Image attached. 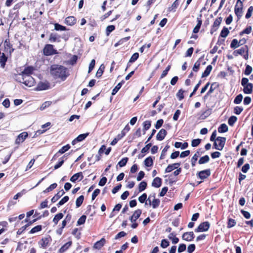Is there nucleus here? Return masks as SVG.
Instances as JSON below:
<instances>
[{"instance_id":"obj_1","label":"nucleus","mask_w":253,"mask_h":253,"mask_svg":"<svg viewBox=\"0 0 253 253\" xmlns=\"http://www.w3.org/2000/svg\"><path fill=\"white\" fill-rule=\"evenodd\" d=\"M50 73L55 79H60L65 81L69 76V73L66 67L59 65H52L50 67Z\"/></svg>"},{"instance_id":"obj_2","label":"nucleus","mask_w":253,"mask_h":253,"mask_svg":"<svg viewBox=\"0 0 253 253\" xmlns=\"http://www.w3.org/2000/svg\"><path fill=\"white\" fill-rule=\"evenodd\" d=\"M22 80H20V82H22L26 86L31 87L35 84V80L31 75H24L21 76Z\"/></svg>"},{"instance_id":"obj_3","label":"nucleus","mask_w":253,"mask_h":253,"mask_svg":"<svg viewBox=\"0 0 253 253\" xmlns=\"http://www.w3.org/2000/svg\"><path fill=\"white\" fill-rule=\"evenodd\" d=\"M226 141V138L222 137H218L214 141L215 148L218 150H222L224 147Z\"/></svg>"},{"instance_id":"obj_4","label":"nucleus","mask_w":253,"mask_h":253,"mask_svg":"<svg viewBox=\"0 0 253 253\" xmlns=\"http://www.w3.org/2000/svg\"><path fill=\"white\" fill-rule=\"evenodd\" d=\"M44 55L46 56L52 55L56 54L57 51L53 48L52 44H46L43 49Z\"/></svg>"},{"instance_id":"obj_5","label":"nucleus","mask_w":253,"mask_h":253,"mask_svg":"<svg viewBox=\"0 0 253 253\" xmlns=\"http://www.w3.org/2000/svg\"><path fill=\"white\" fill-rule=\"evenodd\" d=\"M243 3L240 0H238L235 7V13L238 18H240L242 15Z\"/></svg>"},{"instance_id":"obj_6","label":"nucleus","mask_w":253,"mask_h":253,"mask_svg":"<svg viewBox=\"0 0 253 253\" xmlns=\"http://www.w3.org/2000/svg\"><path fill=\"white\" fill-rule=\"evenodd\" d=\"M210 226V224L208 221L201 223L198 227L195 229L196 232H205L208 230Z\"/></svg>"},{"instance_id":"obj_7","label":"nucleus","mask_w":253,"mask_h":253,"mask_svg":"<svg viewBox=\"0 0 253 253\" xmlns=\"http://www.w3.org/2000/svg\"><path fill=\"white\" fill-rule=\"evenodd\" d=\"M222 18L221 17H218L215 20L213 24L211 29L210 32L211 34H213L217 30L218 27L222 22Z\"/></svg>"},{"instance_id":"obj_8","label":"nucleus","mask_w":253,"mask_h":253,"mask_svg":"<svg viewBox=\"0 0 253 253\" xmlns=\"http://www.w3.org/2000/svg\"><path fill=\"white\" fill-rule=\"evenodd\" d=\"M194 238V234L192 231L185 232L182 236V239L188 242L192 241Z\"/></svg>"},{"instance_id":"obj_9","label":"nucleus","mask_w":253,"mask_h":253,"mask_svg":"<svg viewBox=\"0 0 253 253\" xmlns=\"http://www.w3.org/2000/svg\"><path fill=\"white\" fill-rule=\"evenodd\" d=\"M199 178L204 180L208 178L211 175V170L210 169H207L199 171L197 174Z\"/></svg>"},{"instance_id":"obj_10","label":"nucleus","mask_w":253,"mask_h":253,"mask_svg":"<svg viewBox=\"0 0 253 253\" xmlns=\"http://www.w3.org/2000/svg\"><path fill=\"white\" fill-rule=\"evenodd\" d=\"M142 213V211L140 209L136 210L132 215L130 217V220L131 222H134L140 217Z\"/></svg>"},{"instance_id":"obj_11","label":"nucleus","mask_w":253,"mask_h":253,"mask_svg":"<svg viewBox=\"0 0 253 253\" xmlns=\"http://www.w3.org/2000/svg\"><path fill=\"white\" fill-rule=\"evenodd\" d=\"M28 136V133L26 132H23L21 133L16 139L15 143L16 144H20V143L23 142L26 138Z\"/></svg>"},{"instance_id":"obj_12","label":"nucleus","mask_w":253,"mask_h":253,"mask_svg":"<svg viewBox=\"0 0 253 253\" xmlns=\"http://www.w3.org/2000/svg\"><path fill=\"white\" fill-rule=\"evenodd\" d=\"M50 86L49 83L48 82H41L38 86L37 89L39 90H43L49 89Z\"/></svg>"},{"instance_id":"obj_13","label":"nucleus","mask_w":253,"mask_h":253,"mask_svg":"<svg viewBox=\"0 0 253 253\" xmlns=\"http://www.w3.org/2000/svg\"><path fill=\"white\" fill-rule=\"evenodd\" d=\"M248 47L247 45H245L241 48L236 50L234 51V55L235 56H237L238 54L242 55L245 52L248 53Z\"/></svg>"},{"instance_id":"obj_14","label":"nucleus","mask_w":253,"mask_h":253,"mask_svg":"<svg viewBox=\"0 0 253 253\" xmlns=\"http://www.w3.org/2000/svg\"><path fill=\"white\" fill-rule=\"evenodd\" d=\"M180 165V163H174L171 165H169L165 169V172H170L173 169H177L179 166Z\"/></svg>"},{"instance_id":"obj_15","label":"nucleus","mask_w":253,"mask_h":253,"mask_svg":"<svg viewBox=\"0 0 253 253\" xmlns=\"http://www.w3.org/2000/svg\"><path fill=\"white\" fill-rule=\"evenodd\" d=\"M89 134V133H83L79 135L72 141V144L74 145L76 142H81L84 140Z\"/></svg>"},{"instance_id":"obj_16","label":"nucleus","mask_w":253,"mask_h":253,"mask_svg":"<svg viewBox=\"0 0 253 253\" xmlns=\"http://www.w3.org/2000/svg\"><path fill=\"white\" fill-rule=\"evenodd\" d=\"M106 240L104 238H102L100 241L96 242L93 248L95 249H100L105 244Z\"/></svg>"},{"instance_id":"obj_17","label":"nucleus","mask_w":253,"mask_h":253,"mask_svg":"<svg viewBox=\"0 0 253 253\" xmlns=\"http://www.w3.org/2000/svg\"><path fill=\"white\" fill-rule=\"evenodd\" d=\"M243 91L245 94H251L253 92V85L252 83L243 86Z\"/></svg>"},{"instance_id":"obj_18","label":"nucleus","mask_w":253,"mask_h":253,"mask_svg":"<svg viewBox=\"0 0 253 253\" xmlns=\"http://www.w3.org/2000/svg\"><path fill=\"white\" fill-rule=\"evenodd\" d=\"M201 15H200L199 17L197 18V24L196 26L194 27L193 30V32L194 33H197L199 32L200 28L201 26L202 21L201 19Z\"/></svg>"},{"instance_id":"obj_19","label":"nucleus","mask_w":253,"mask_h":253,"mask_svg":"<svg viewBox=\"0 0 253 253\" xmlns=\"http://www.w3.org/2000/svg\"><path fill=\"white\" fill-rule=\"evenodd\" d=\"M76 22V19L74 16H68L65 19V23L70 26L74 25Z\"/></svg>"},{"instance_id":"obj_20","label":"nucleus","mask_w":253,"mask_h":253,"mask_svg":"<svg viewBox=\"0 0 253 253\" xmlns=\"http://www.w3.org/2000/svg\"><path fill=\"white\" fill-rule=\"evenodd\" d=\"M167 134V131L164 129H161L157 135V139L159 141L163 140Z\"/></svg>"},{"instance_id":"obj_21","label":"nucleus","mask_w":253,"mask_h":253,"mask_svg":"<svg viewBox=\"0 0 253 253\" xmlns=\"http://www.w3.org/2000/svg\"><path fill=\"white\" fill-rule=\"evenodd\" d=\"M162 179L159 177L155 178L152 183V186L156 188H159L161 186Z\"/></svg>"},{"instance_id":"obj_22","label":"nucleus","mask_w":253,"mask_h":253,"mask_svg":"<svg viewBox=\"0 0 253 253\" xmlns=\"http://www.w3.org/2000/svg\"><path fill=\"white\" fill-rule=\"evenodd\" d=\"M81 178L80 180H81L83 178V175L82 172L77 173L74 174L70 178V181L72 182H75L80 177Z\"/></svg>"},{"instance_id":"obj_23","label":"nucleus","mask_w":253,"mask_h":253,"mask_svg":"<svg viewBox=\"0 0 253 253\" xmlns=\"http://www.w3.org/2000/svg\"><path fill=\"white\" fill-rule=\"evenodd\" d=\"M65 194L63 190L59 191L51 200L52 203L56 202L61 197Z\"/></svg>"},{"instance_id":"obj_24","label":"nucleus","mask_w":253,"mask_h":253,"mask_svg":"<svg viewBox=\"0 0 253 253\" xmlns=\"http://www.w3.org/2000/svg\"><path fill=\"white\" fill-rule=\"evenodd\" d=\"M72 241H69L66 244H65L59 250V253H63L66 251H67L69 247L72 245Z\"/></svg>"},{"instance_id":"obj_25","label":"nucleus","mask_w":253,"mask_h":253,"mask_svg":"<svg viewBox=\"0 0 253 253\" xmlns=\"http://www.w3.org/2000/svg\"><path fill=\"white\" fill-rule=\"evenodd\" d=\"M200 153L199 150L197 151L195 154L194 155L191 159V165L192 167H194L196 165V161H197L199 157L200 156Z\"/></svg>"},{"instance_id":"obj_26","label":"nucleus","mask_w":253,"mask_h":253,"mask_svg":"<svg viewBox=\"0 0 253 253\" xmlns=\"http://www.w3.org/2000/svg\"><path fill=\"white\" fill-rule=\"evenodd\" d=\"M34 68L32 67H27V68H25L24 71L22 72L21 76L28 75H30L32 74Z\"/></svg>"},{"instance_id":"obj_27","label":"nucleus","mask_w":253,"mask_h":253,"mask_svg":"<svg viewBox=\"0 0 253 253\" xmlns=\"http://www.w3.org/2000/svg\"><path fill=\"white\" fill-rule=\"evenodd\" d=\"M212 69V66L211 65H208L205 71L203 73V74L202 75V78H204V77H206L210 75Z\"/></svg>"},{"instance_id":"obj_28","label":"nucleus","mask_w":253,"mask_h":253,"mask_svg":"<svg viewBox=\"0 0 253 253\" xmlns=\"http://www.w3.org/2000/svg\"><path fill=\"white\" fill-rule=\"evenodd\" d=\"M64 216V215L62 213H58L55 216L53 219V222H54L55 225H57L58 221L61 219Z\"/></svg>"},{"instance_id":"obj_29","label":"nucleus","mask_w":253,"mask_h":253,"mask_svg":"<svg viewBox=\"0 0 253 253\" xmlns=\"http://www.w3.org/2000/svg\"><path fill=\"white\" fill-rule=\"evenodd\" d=\"M153 199L152 201V206L153 209H156L158 208L160 205V201L159 199H156L155 195H153Z\"/></svg>"},{"instance_id":"obj_30","label":"nucleus","mask_w":253,"mask_h":253,"mask_svg":"<svg viewBox=\"0 0 253 253\" xmlns=\"http://www.w3.org/2000/svg\"><path fill=\"white\" fill-rule=\"evenodd\" d=\"M129 130V127H124V129L122 131L121 133L118 134L116 136L117 138L119 140L122 139Z\"/></svg>"},{"instance_id":"obj_31","label":"nucleus","mask_w":253,"mask_h":253,"mask_svg":"<svg viewBox=\"0 0 253 253\" xmlns=\"http://www.w3.org/2000/svg\"><path fill=\"white\" fill-rule=\"evenodd\" d=\"M125 83L124 81H122L121 82L119 83L113 89L112 92V95H114L116 94V93L118 91V90L121 88L123 84Z\"/></svg>"},{"instance_id":"obj_32","label":"nucleus","mask_w":253,"mask_h":253,"mask_svg":"<svg viewBox=\"0 0 253 253\" xmlns=\"http://www.w3.org/2000/svg\"><path fill=\"white\" fill-rule=\"evenodd\" d=\"M210 161V158L208 155H205L202 157H201L198 162V163L200 165L204 164L209 162Z\"/></svg>"},{"instance_id":"obj_33","label":"nucleus","mask_w":253,"mask_h":253,"mask_svg":"<svg viewBox=\"0 0 253 253\" xmlns=\"http://www.w3.org/2000/svg\"><path fill=\"white\" fill-rule=\"evenodd\" d=\"M144 165L146 167H151L153 164V161L152 158L151 157H149L147 158L144 160Z\"/></svg>"},{"instance_id":"obj_34","label":"nucleus","mask_w":253,"mask_h":253,"mask_svg":"<svg viewBox=\"0 0 253 253\" xmlns=\"http://www.w3.org/2000/svg\"><path fill=\"white\" fill-rule=\"evenodd\" d=\"M41 248H45L48 244V240L47 238L42 239L39 242Z\"/></svg>"},{"instance_id":"obj_35","label":"nucleus","mask_w":253,"mask_h":253,"mask_svg":"<svg viewBox=\"0 0 253 253\" xmlns=\"http://www.w3.org/2000/svg\"><path fill=\"white\" fill-rule=\"evenodd\" d=\"M229 31L227 28L224 27L222 31H221L220 36L223 38H226L229 34Z\"/></svg>"},{"instance_id":"obj_36","label":"nucleus","mask_w":253,"mask_h":253,"mask_svg":"<svg viewBox=\"0 0 253 253\" xmlns=\"http://www.w3.org/2000/svg\"><path fill=\"white\" fill-rule=\"evenodd\" d=\"M84 197L83 195L80 196L79 197H78L76 201V205L77 208L80 207L82 205V204L84 201Z\"/></svg>"},{"instance_id":"obj_37","label":"nucleus","mask_w":253,"mask_h":253,"mask_svg":"<svg viewBox=\"0 0 253 253\" xmlns=\"http://www.w3.org/2000/svg\"><path fill=\"white\" fill-rule=\"evenodd\" d=\"M59 38V37L57 34L51 33L50 35L49 40L51 42H55L56 41H58Z\"/></svg>"},{"instance_id":"obj_38","label":"nucleus","mask_w":253,"mask_h":253,"mask_svg":"<svg viewBox=\"0 0 253 253\" xmlns=\"http://www.w3.org/2000/svg\"><path fill=\"white\" fill-rule=\"evenodd\" d=\"M70 148V146L69 144H67L63 147H62L58 152V153L56 154L57 155L58 153L59 154H63L66 151H67Z\"/></svg>"},{"instance_id":"obj_39","label":"nucleus","mask_w":253,"mask_h":253,"mask_svg":"<svg viewBox=\"0 0 253 253\" xmlns=\"http://www.w3.org/2000/svg\"><path fill=\"white\" fill-rule=\"evenodd\" d=\"M42 229V226L41 225H37L33 228L30 231V234H34L40 231Z\"/></svg>"},{"instance_id":"obj_40","label":"nucleus","mask_w":253,"mask_h":253,"mask_svg":"<svg viewBox=\"0 0 253 253\" xmlns=\"http://www.w3.org/2000/svg\"><path fill=\"white\" fill-rule=\"evenodd\" d=\"M7 61V57L4 55V53L0 56V64L1 67L4 68L5 65V62Z\"/></svg>"},{"instance_id":"obj_41","label":"nucleus","mask_w":253,"mask_h":253,"mask_svg":"<svg viewBox=\"0 0 253 253\" xmlns=\"http://www.w3.org/2000/svg\"><path fill=\"white\" fill-rule=\"evenodd\" d=\"M238 41L237 39H233L231 43L230 47L232 48L235 49L239 46Z\"/></svg>"},{"instance_id":"obj_42","label":"nucleus","mask_w":253,"mask_h":253,"mask_svg":"<svg viewBox=\"0 0 253 253\" xmlns=\"http://www.w3.org/2000/svg\"><path fill=\"white\" fill-rule=\"evenodd\" d=\"M115 29V27L114 25H109L106 27V34L107 36H109L110 34Z\"/></svg>"},{"instance_id":"obj_43","label":"nucleus","mask_w":253,"mask_h":253,"mask_svg":"<svg viewBox=\"0 0 253 253\" xmlns=\"http://www.w3.org/2000/svg\"><path fill=\"white\" fill-rule=\"evenodd\" d=\"M147 187V183L145 181H142L139 184V191H144Z\"/></svg>"},{"instance_id":"obj_44","label":"nucleus","mask_w":253,"mask_h":253,"mask_svg":"<svg viewBox=\"0 0 253 253\" xmlns=\"http://www.w3.org/2000/svg\"><path fill=\"white\" fill-rule=\"evenodd\" d=\"M69 197L67 196L64 197L57 204V206L59 207L60 206L63 205L69 200Z\"/></svg>"},{"instance_id":"obj_45","label":"nucleus","mask_w":253,"mask_h":253,"mask_svg":"<svg viewBox=\"0 0 253 253\" xmlns=\"http://www.w3.org/2000/svg\"><path fill=\"white\" fill-rule=\"evenodd\" d=\"M54 29L56 31H65L66 30V28L65 26L60 25L58 23L54 24Z\"/></svg>"},{"instance_id":"obj_46","label":"nucleus","mask_w":253,"mask_h":253,"mask_svg":"<svg viewBox=\"0 0 253 253\" xmlns=\"http://www.w3.org/2000/svg\"><path fill=\"white\" fill-rule=\"evenodd\" d=\"M179 5L178 0H175L174 2L172 3L171 6L169 8V11H175L176 8Z\"/></svg>"},{"instance_id":"obj_47","label":"nucleus","mask_w":253,"mask_h":253,"mask_svg":"<svg viewBox=\"0 0 253 253\" xmlns=\"http://www.w3.org/2000/svg\"><path fill=\"white\" fill-rule=\"evenodd\" d=\"M243 99V96L241 94L238 95L234 100V103L236 104H240Z\"/></svg>"},{"instance_id":"obj_48","label":"nucleus","mask_w":253,"mask_h":253,"mask_svg":"<svg viewBox=\"0 0 253 253\" xmlns=\"http://www.w3.org/2000/svg\"><path fill=\"white\" fill-rule=\"evenodd\" d=\"M200 65H201V62L199 60H198L194 64V66L192 69V70L194 72H197L199 70Z\"/></svg>"},{"instance_id":"obj_49","label":"nucleus","mask_w":253,"mask_h":253,"mask_svg":"<svg viewBox=\"0 0 253 253\" xmlns=\"http://www.w3.org/2000/svg\"><path fill=\"white\" fill-rule=\"evenodd\" d=\"M252 29V28L251 26H248L240 33V35L242 36L243 34H249L250 33H251Z\"/></svg>"},{"instance_id":"obj_50","label":"nucleus","mask_w":253,"mask_h":253,"mask_svg":"<svg viewBox=\"0 0 253 253\" xmlns=\"http://www.w3.org/2000/svg\"><path fill=\"white\" fill-rule=\"evenodd\" d=\"M86 217L84 215H83L78 220L77 224L78 225H81L84 223Z\"/></svg>"},{"instance_id":"obj_51","label":"nucleus","mask_w":253,"mask_h":253,"mask_svg":"<svg viewBox=\"0 0 253 253\" xmlns=\"http://www.w3.org/2000/svg\"><path fill=\"white\" fill-rule=\"evenodd\" d=\"M237 118L234 116H232L228 119V124L230 126H233L234 124L236 122Z\"/></svg>"},{"instance_id":"obj_52","label":"nucleus","mask_w":253,"mask_h":253,"mask_svg":"<svg viewBox=\"0 0 253 253\" xmlns=\"http://www.w3.org/2000/svg\"><path fill=\"white\" fill-rule=\"evenodd\" d=\"M128 161V158H124L122 159L119 163L118 165L120 167H124L126 165L127 162Z\"/></svg>"},{"instance_id":"obj_53","label":"nucleus","mask_w":253,"mask_h":253,"mask_svg":"<svg viewBox=\"0 0 253 253\" xmlns=\"http://www.w3.org/2000/svg\"><path fill=\"white\" fill-rule=\"evenodd\" d=\"M253 11V6H251L248 8L247 12L245 16V17L247 19H248L251 17Z\"/></svg>"},{"instance_id":"obj_54","label":"nucleus","mask_w":253,"mask_h":253,"mask_svg":"<svg viewBox=\"0 0 253 253\" xmlns=\"http://www.w3.org/2000/svg\"><path fill=\"white\" fill-rule=\"evenodd\" d=\"M201 140L200 139H195L192 140L191 142V145L192 147H197L201 143Z\"/></svg>"},{"instance_id":"obj_55","label":"nucleus","mask_w":253,"mask_h":253,"mask_svg":"<svg viewBox=\"0 0 253 253\" xmlns=\"http://www.w3.org/2000/svg\"><path fill=\"white\" fill-rule=\"evenodd\" d=\"M169 245V242L166 239H163L161 241V246L163 248H166L168 247Z\"/></svg>"},{"instance_id":"obj_56","label":"nucleus","mask_w":253,"mask_h":253,"mask_svg":"<svg viewBox=\"0 0 253 253\" xmlns=\"http://www.w3.org/2000/svg\"><path fill=\"white\" fill-rule=\"evenodd\" d=\"M147 195L146 193H143L138 198V201L141 203H143L147 200Z\"/></svg>"},{"instance_id":"obj_57","label":"nucleus","mask_w":253,"mask_h":253,"mask_svg":"<svg viewBox=\"0 0 253 253\" xmlns=\"http://www.w3.org/2000/svg\"><path fill=\"white\" fill-rule=\"evenodd\" d=\"M252 67L251 66L247 65L246 66L244 73L246 75L248 76L249 75L252 73Z\"/></svg>"},{"instance_id":"obj_58","label":"nucleus","mask_w":253,"mask_h":253,"mask_svg":"<svg viewBox=\"0 0 253 253\" xmlns=\"http://www.w3.org/2000/svg\"><path fill=\"white\" fill-rule=\"evenodd\" d=\"M186 249V245L184 244H180L178 248L177 251L178 253H182L185 251Z\"/></svg>"},{"instance_id":"obj_59","label":"nucleus","mask_w":253,"mask_h":253,"mask_svg":"<svg viewBox=\"0 0 253 253\" xmlns=\"http://www.w3.org/2000/svg\"><path fill=\"white\" fill-rule=\"evenodd\" d=\"M184 90L182 89H180L178 90V92L176 94V96L178 98L179 100H181L184 98L183 95Z\"/></svg>"},{"instance_id":"obj_60","label":"nucleus","mask_w":253,"mask_h":253,"mask_svg":"<svg viewBox=\"0 0 253 253\" xmlns=\"http://www.w3.org/2000/svg\"><path fill=\"white\" fill-rule=\"evenodd\" d=\"M236 224V221L235 220L230 218L228 220V224H227V227L228 228H231L233 226H234Z\"/></svg>"},{"instance_id":"obj_61","label":"nucleus","mask_w":253,"mask_h":253,"mask_svg":"<svg viewBox=\"0 0 253 253\" xmlns=\"http://www.w3.org/2000/svg\"><path fill=\"white\" fill-rule=\"evenodd\" d=\"M104 69V67H102V65H101L100 67V68H99V69L98 70V71L96 74V77L99 78L102 75Z\"/></svg>"},{"instance_id":"obj_62","label":"nucleus","mask_w":253,"mask_h":253,"mask_svg":"<svg viewBox=\"0 0 253 253\" xmlns=\"http://www.w3.org/2000/svg\"><path fill=\"white\" fill-rule=\"evenodd\" d=\"M243 108L242 107L236 106L234 108V113L237 115H239L242 112Z\"/></svg>"},{"instance_id":"obj_63","label":"nucleus","mask_w":253,"mask_h":253,"mask_svg":"<svg viewBox=\"0 0 253 253\" xmlns=\"http://www.w3.org/2000/svg\"><path fill=\"white\" fill-rule=\"evenodd\" d=\"M138 57H139V54L137 52L134 53L131 57L129 62H135L138 59Z\"/></svg>"},{"instance_id":"obj_64","label":"nucleus","mask_w":253,"mask_h":253,"mask_svg":"<svg viewBox=\"0 0 253 253\" xmlns=\"http://www.w3.org/2000/svg\"><path fill=\"white\" fill-rule=\"evenodd\" d=\"M195 250V245L194 244H190L188 246L187 252L188 253H192Z\"/></svg>"}]
</instances>
